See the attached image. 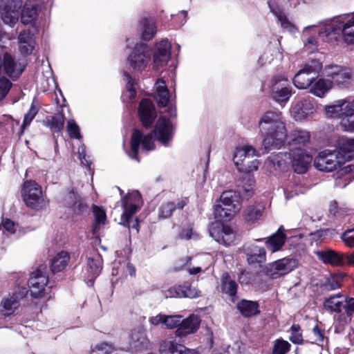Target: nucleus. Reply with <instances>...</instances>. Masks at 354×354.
Segmentation results:
<instances>
[{
    "instance_id": "nucleus-1",
    "label": "nucleus",
    "mask_w": 354,
    "mask_h": 354,
    "mask_svg": "<svg viewBox=\"0 0 354 354\" xmlns=\"http://www.w3.org/2000/svg\"><path fill=\"white\" fill-rule=\"evenodd\" d=\"M259 127L263 136V146L266 151L272 149H279L284 145L287 138V130L281 112H266L259 121Z\"/></svg>"
},
{
    "instance_id": "nucleus-2",
    "label": "nucleus",
    "mask_w": 354,
    "mask_h": 354,
    "mask_svg": "<svg viewBox=\"0 0 354 354\" xmlns=\"http://www.w3.org/2000/svg\"><path fill=\"white\" fill-rule=\"evenodd\" d=\"M62 203L69 212L67 218H71L72 221H78L89 212L86 198L75 187H69L66 189Z\"/></svg>"
},
{
    "instance_id": "nucleus-3",
    "label": "nucleus",
    "mask_w": 354,
    "mask_h": 354,
    "mask_svg": "<svg viewBox=\"0 0 354 354\" xmlns=\"http://www.w3.org/2000/svg\"><path fill=\"white\" fill-rule=\"evenodd\" d=\"M259 156V152L251 145H244L236 148L233 161L240 173L250 175L257 171L259 166V161L252 159Z\"/></svg>"
},
{
    "instance_id": "nucleus-4",
    "label": "nucleus",
    "mask_w": 354,
    "mask_h": 354,
    "mask_svg": "<svg viewBox=\"0 0 354 354\" xmlns=\"http://www.w3.org/2000/svg\"><path fill=\"white\" fill-rule=\"evenodd\" d=\"M322 68V64L317 60H312L306 64L293 78V84L299 89L310 87L317 79L318 74Z\"/></svg>"
},
{
    "instance_id": "nucleus-5",
    "label": "nucleus",
    "mask_w": 354,
    "mask_h": 354,
    "mask_svg": "<svg viewBox=\"0 0 354 354\" xmlns=\"http://www.w3.org/2000/svg\"><path fill=\"white\" fill-rule=\"evenodd\" d=\"M130 146L131 149L128 153L129 156L130 158L140 162L138 153L140 147L141 151L146 153L153 150L156 147L154 140H153V134H144L139 129H133L131 136Z\"/></svg>"
},
{
    "instance_id": "nucleus-6",
    "label": "nucleus",
    "mask_w": 354,
    "mask_h": 354,
    "mask_svg": "<svg viewBox=\"0 0 354 354\" xmlns=\"http://www.w3.org/2000/svg\"><path fill=\"white\" fill-rule=\"evenodd\" d=\"M343 158L335 150L326 149L318 153L314 160L315 167L319 171L331 172L343 163Z\"/></svg>"
},
{
    "instance_id": "nucleus-7",
    "label": "nucleus",
    "mask_w": 354,
    "mask_h": 354,
    "mask_svg": "<svg viewBox=\"0 0 354 354\" xmlns=\"http://www.w3.org/2000/svg\"><path fill=\"white\" fill-rule=\"evenodd\" d=\"M26 64L16 61L9 53L0 54V76H7L12 81L17 80L22 74Z\"/></svg>"
},
{
    "instance_id": "nucleus-8",
    "label": "nucleus",
    "mask_w": 354,
    "mask_h": 354,
    "mask_svg": "<svg viewBox=\"0 0 354 354\" xmlns=\"http://www.w3.org/2000/svg\"><path fill=\"white\" fill-rule=\"evenodd\" d=\"M299 266V261L294 257H285L268 263L264 268L266 274L272 279L285 275Z\"/></svg>"
},
{
    "instance_id": "nucleus-9",
    "label": "nucleus",
    "mask_w": 354,
    "mask_h": 354,
    "mask_svg": "<svg viewBox=\"0 0 354 354\" xmlns=\"http://www.w3.org/2000/svg\"><path fill=\"white\" fill-rule=\"evenodd\" d=\"M42 266L32 272L28 279V287L32 297L39 299L44 296L46 287L48 283V276L44 271Z\"/></svg>"
},
{
    "instance_id": "nucleus-10",
    "label": "nucleus",
    "mask_w": 354,
    "mask_h": 354,
    "mask_svg": "<svg viewBox=\"0 0 354 354\" xmlns=\"http://www.w3.org/2000/svg\"><path fill=\"white\" fill-rule=\"evenodd\" d=\"M317 258L325 264L342 266L349 264L354 266V252L351 254L337 252L332 249L326 248L315 252Z\"/></svg>"
},
{
    "instance_id": "nucleus-11",
    "label": "nucleus",
    "mask_w": 354,
    "mask_h": 354,
    "mask_svg": "<svg viewBox=\"0 0 354 354\" xmlns=\"http://www.w3.org/2000/svg\"><path fill=\"white\" fill-rule=\"evenodd\" d=\"M150 53L148 46L145 44H137L128 57V62L135 71L144 70L148 64Z\"/></svg>"
},
{
    "instance_id": "nucleus-12",
    "label": "nucleus",
    "mask_w": 354,
    "mask_h": 354,
    "mask_svg": "<svg viewBox=\"0 0 354 354\" xmlns=\"http://www.w3.org/2000/svg\"><path fill=\"white\" fill-rule=\"evenodd\" d=\"M22 6L21 0H1V19L10 26H13L19 19V10Z\"/></svg>"
},
{
    "instance_id": "nucleus-13",
    "label": "nucleus",
    "mask_w": 354,
    "mask_h": 354,
    "mask_svg": "<svg viewBox=\"0 0 354 354\" xmlns=\"http://www.w3.org/2000/svg\"><path fill=\"white\" fill-rule=\"evenodd\" d=\"M290 155L293 171L300 175L306 174L310 167L313 156L301 148L292 149Z\"/></svg>"
},
{
    "instance_id": "nucleus-14",
    "label": "nucleus",
    "mask_w": 354,
    "mask_h": 354,
    "mask_svg": "<svg viewBox=\"0 0 354 354\" xmlns=\"http://www.w3.org/2000/svg\"><path fill=\"white\" fill-rule=\"evenodd\" d=\"M41 195V187L35 180L30 178L24 182L21 189V196L28 207L32 209L36 208Z\"/></svg>"
},
{
    "instance_id": "nucleus-15",
    "label": "nucleus",
    "mask_w": 354,
    "mask_h": 354,
    "mask_svg": "<svg viewBox=\"0 0 354 354\" xmlns=\"http://www.w3.org/2000/svg\"><path fill=\"white\" fill-rule=\"evenodd\" d=\"M209 235L218 243L230 245L235 241V233L227 225L212 223L209 228Z\"/></svg>"
},
{
    "instance_id": "nucleus-16",
    "label": "nucleus",
    "mask_w": 354,
    "mask_h": 354,
    "mask_svg": "<svg viewBox=\"0 0 354 354\" xmlns=\"http://www.w3.org/2000/svg\"><path fill=\"white\" fill-rule=\"evenodd\" d=\"M243 250L250 266L255 268L263 267L266 261V251L263 247L248 244L243 246Z\"/></svg>"
},
{
    "instance_id": "nucleus-17",
    "label": "nucleus",
    "mask_w": 354,
    "mask_h": 354,
    "mask_svg": "<svg viewBox=\"0 0 354 354\" xmlns=\"http://www.w3.org/2000/svg\"><path fill=\"white\" fill-rule=\"evenodd\" d=\"M102 269V259L97 254L95 257H88L85 271L83 272L82 277L88 286H93L96 278L100 275Z\"/></svg>"
},
{
    "instance_id": "nucleus-18",
    "label": "nucleus",
    "mask_w": 354,
    "mask_h": 354,
    "mask_svg": "<svg viewBox=\"0 0 354 354\" xmlns=\"http://www.w3.org/2000/svg\"><path fill=\"white\" fill-rule=\"evenodd\" d=\"M315 110L313 100L303 98L292 106L290 115L295 120L301 121L308 118Z\"/></svg>"
},
{
    "instance_id": "nucleus-19",
    "label": "nucleus",
    "mask_w": 354,
    "mask_h": 354,
    "mask_svg": "<svg viewBox=\"0 0 354 354\" xmlns=\"http://www.w3.org/2000/svg\"><path fill=\"white\" fill-rule=\"evenodd\" d=\"M324 73L337 85L347 84L352 77V71L350 68L338 65L326 66L324 68Z\"/></svg>"
},
{
    "instance_id": "nucleus-20",
    "label": "nucleus",
    "mask_w": 354,
    "mask_h": 354,
    "mask_svg": "<svg viewBox=\"0 0 354 354\" xmlns=\"http://www.w3.org/2000/svg\"><path fill=\"white\" fill-rule=\"evenodd\" d=\"M200 291L193 288L189 283L172 286L163 292L165 298H198Z\"/></svg>"
},
{
    "instance_id": "nucleus-21",
    "label": "nucleus",
    "mask_w": 354,
    "mask_h": 354,
    "mask_svg": "<svg viewBox=\"0 0 354 354\" xmlns=\"http://www.w3.org/2000/svg\"><path fill=\"white\" fill-rule=\"evenodd\" d=\"M308 178H286L283 192L286 200L299 194H304L310 187L307 185Z\"/></svg>"
},
{
    "instance_id": "nucleus-22",
    "label": "nucleus",
    "mask_w": 354,
    "mask_h": 354,
    "mask_svg": "<svg viewBox=\"0 0 354 354\" xmlns=\"http://www.w3.org/2000/svg\"><path fill=\"white\" fill-rule=\"evenodd\" d=\"M153 134L158 141L166 145L173 136V127L170 121L164 117L159 118Z\"/></svg>"
},
{
    "instance_id": "nucleus-23",
    "label": "nucleus",
    "mask_w": 354,
    "mask_h": 354,
    "mask_svg": "<svg viewBox=\"0 0 354 354\" xmlns=\"http://www.w3.org/2000/svg\"><path fill=\"white\" fill-rule=\"evenodd\" d=\"M171 57V44L167 39L156 44L153 55L154 67L159 68L165 66Z\"/></svg>"
},
{
    "instance_id": "nucleus-24",
    "label": "nucleus",
    "mask_w": 354,
    "mask_h": 354,
    "mask_svg": "<svg viewBox=\"0 0 354 354\" xmlns=\"http://www.w3.org/2000/svg\"><path fill=\"white\" fill-rule=\"evenodd\" d=\"M272 97L278 102L288 100L291 95V88L286 79L277 77L272 80Z\"/></svg>"
},
{
    "instance_id": "nucleus-25",
    "label": "nucleus",
    "mask_w": 354,
    "mask_h": 354,
    "mask_svg": "<svg viewBox=\"0 0 354 354\" xmlns=\"http://www.w3.org/2000/svg\"><path fill=\"white\" fill-rule=\"evenodd\" d=\"M200 324V318L194 314L190 315L185 319L182 317L180 325L175 331L176 336L182 338L188 335L194 334L199 328Z\"/></svg>"
},
{
    "instance_id": "nucleus-26",
    "label": "nucleus",
    "mask_w": 354,
    "mask_h": 354,
    "mask_svg": "<svg viewBox=\"0 0 354 354\" xmlns=\"http://www.w3.org/2000/svg\"><path fill=\"white\" fill-rule=\"evenodd\" d=\"M149 346V340L142 328L131 330L129 348L131 353L147 349Z\"/></svg>"
},
{
    "instance_id": "nucleus-27",
    "label": "nucleus",
    "mask_w": 354,
    "mask_h": 354,
    "mask_svg": "<svg viewBox=\"0 0 354 354\" xmlns=\"http://www.w3.org/2000/svg\"><path fill=\"white\" fill-rule=\"evenodd\" d=\"M138 115L142 125L149 127L156 118V112L152 102L148 100H142L139 106Z\"/></svg>"
},
{
    "instance_id": "nucleus-28",
    "label": "nucleus",
    "mask_w": 354,
    "mask_h": 354,
    "mask_svg": "<svg viewBox=\"0 0 354 354\" xmlns=\"http://www.w3.org/2000/svg\"><path fill=\"white\" fill-rule=\"evenodd\" d=\"M19 50L24 55L32 53L35 48V34L28 28L19 32L18 37Z\"/></svg>"
},
{
    "instance_id": "nucleus-29",
    "label": "nucleus",
    "mask_w": 354,
    "mask_h": 354,
    "mask_svg": "<svg viewBox=\"0 0 354 354\" xmlns=\"http://www.w3.org/2000/svg\"><path fill=\"white\" fill-rule=\"evenodd\" d=\"M290 159V153L279 152L272 154L268 158V164L276 171L275 175H279L288 170L289 165L288 160Z\"/></svg>"
},
{
    "instance_id": "nucleus-30",
    "label": "nucleus",
    "mask_w": 354,
    "mask_h": 354,
    "mask_svg": "<svg viewBox=\"0 0 354 354\" xmlns=\"http://www.w3.org/2000/svg\"><path fill=\"white\" fill-rule=\"evenodd\" d=\"M160 354H200L198 351L189 348L176 341L164 342L160 347Z\"/></svg>"
},
{
    "instance_id": "nucleus-31",
    "label": "nucleus",
    "mask_w": 354,
    "mask_h": 354,
    "mask_svg": "<svg viewBox=\"0 0 354 354\" xmlns=\"http://www.w3.org/2000/svg\"><path fill=\"white\" fill-rule=\"evenodd\" d=\"M338 21L342 39L348 44H354V15L347 16Z\"/></svg>"
},
{
    "instance_id": "nucleus-32",
    "label": "nucleus",
    "mask_w": 354,
    "mask_h": 354,
    "mask_svg": "<svg viewBox=\"0 0 354 354\" xmlns=\"http://www.w3.org/2000/svg\"><path fill=\"white\" fill-rule=\"evenodd\" d=\"M255 178H238L236 193L242 201H248L254 194Z\"/></svg>"
},
{
    "instance_id": "nucleus-33",
    "label": "nucleus",
    "mask_w": 354,
    "mask_h": 354,
    "mask_svg": "<svg viewBox=\"0 0 354 354\" xmlns=\"http://www.w3.org/2000/svg\"><path fill=\"white\" fill-rule=\"evenodd\" d=\"M236 309L244 318H250L260 314L257 301L241 299L236 304Z\"/></svg>"
},
{
    "instance_id": "nucleus-34",
    "label": "nucleus",
    "mask_w": 354,
    "mask_h": 354,
    "mask_svg": "<svg viewBox=\"0 0 354 354\" xmlns=\"http://www.w3.org/2000/svg\"><path fill=\"white\" fill-rule=\"evenodd\" d=\"M220 288L221 292L230 297L232 302L234 303L237 300L239 285L228 273L222 276Z\"/></svg>"
},
{
    "instance_id": "nucleus-35",
    "label": "nucleus",
    "mask_w": 354,
    "mask_h": 354,
    "mask_svg": "<svg viewBox=\"0 0 354 354\" xmlns=\"http://www.w3.org/2000/svg\"><path fill=\"white\" fill-rule=\"evenodd\" d=\"M310 133L301 128H296L287 133L286 140L290 145L306 146L310 142Z\"/></svg>"
},
{
    "instance_id": "nucleus-36",
    "label": "nucleus",
    "mask_w": 354,
    "mask_h": 354,
    "mask_svg": "<svg viewBox=\"0 0 354 354\" xmlns=\"http://www.w3.org/2000/svg\"><path fill=\"white\" fill-rule=\"evenodd\" d=\"M286 238L285 230L283 226H281L275 233L267 239L266 245L268 250H270L272 252H277L280 250L285 244Z\"/></svg>"
},
{
    "instance_id": "nucleus-37",
    "label": "nucleus",
    "mask_w": 354,
    "mask_h": 354,
    "mask_svg": "<svg viewBox=\"0 0 354 354\" xmlns=\"http://www.w3.org/2000/svg\"><path fill=\"white\" fill-rule=\"evenodd\" d=\"M39 12V3L37 0H28L21 11V22L25 25L31 24Z\"/></svg>"
},
{
    "instance_id": "nucleus-38",
    "label": "nucleus",
    "mask_w": 354,
    "mask_h": 354,
    "mask_svg": "<svg viewBox=\"0 0 354 354\" xmlns=\"http://www.w3.org/2000/svg\"><path fill=\"white\" fill-rule=\"evenodd\" d=\"M238 211H234L230 207L224 206L222 203L216 204L214 206V216L216 219L214 223L224 224L223 223L230 221L235 213Z\"/></svg>"
},
{
    "instance_id": "nucleus-39",
    "label": "nucleus",
    "mask_w": 354,
    "mask_h": 354,
    "mask_svg": "<svg viewBox=\"0 0 354 354\" xmlns=\"http://www.w3.org/2000/svg\"><path fill=\"white\" fill-rule=\"evenodd\" d=\"M351 104V102L344 100H339L334 102L331 105L325 107L326 115L328 118H340L344 115V112L348 109V105Z\"/></svg>"
},
{
    "instance_id": "nucleus-40",
    "label": "nucleus",
    "mask_w": 354,
    "mask_h": 354,
    "mask_svg": "<svg viewBox=\"0 0 354 354\" xmlns=\"http://www.w3.org/2000/svg\"><path fill=\"white\" fill-rule=\"evenodd\" d=\"M343 158V162L354 157V139L342 137L338 140V148L335 150Z\"/></svg>"
},
{
    "instance_id": "nucleus-41",
    "label": "nucleus",
    "mask_w": 354,
    "mask_h": 354,
    "mask_svg": "<svg viewBox=\"0 0 354 354\" xmlns=\"http://www.w3.org/2000/svg\"><path fill=\"white\" fill-rule=\"evenodd\" d=\"M20 306V301L17 295H9L3 297L0 303V313L4 317L13 315Z\"/></svg>"
},
{
    "instance_id": "nucleus-42",
    "label": "nucleus",
    "mask_w": 354,
    "mask_h": 354,
    "mask_svg": "<svg viewBox=\"0 0 354 354\" xmlns=\"http://www.w3.org/2000/svg\"><path fill=\"white\" fill-rule=\"evenodd\" d=\"M220 203L224 206L233 208L234 211H239L241 209V200L236 189L223 192L221 196Z\"/></svg>"
},
{
    "instance_id": "nucleus-43",
    "label": "nucleus",
    "mask_w": 354,
    "mask_h": 354,
    "mask_svg": "<svg viewBox=\"0 0 354 354\" xmlns=\"http://www.w3.org/2000/svg\"><path fill=\"white\" fill-rule=\"evenodd\" d=\"M264 206L261 203H255L248 206L244 210L243 218L248 224H254L262 216Z\"/></svg>"
},
{
    "instance_id": "nucleus-44",
    "label": "nucleus",
    "mask_w": 354,
    "mask_h": 354,
    "mask_svg": "<svg viewBox=\"0 0 354 354\" xmlns=\"http://www.w3.org/2000/svg\"><path fill=\"white\" fill-rule=\"evenodd\" d=\"M339 23L337 20L325 27L324 31L319 32V36L326 42L333 43L342 38L341 30H339Z\"/></svg>"
},
{
    "instance_id": "nucleus-45",
    "label": "nucleus",
    "mask_w": 354,
    "mask_h": 354,
    "mask_svg": "<svg viewBox=\"0 0 354 354\" xmlns=\"http://www.w3.org/2000/svg\"><path fill=\"white\" fill-rule=\"evenodd\" d=\"M140 30L142 39L149 41L156 33L155 22L151 19L144 18L140 20Z\"/></svg>"
},
{
    "instance_id": "nucleus-46",
    "label": "nucleus",
    "mask_w": 354,
    "mask_h": 354,
    "mask_svg": "<svg viewBox=\"0 0 354 354\" xmlns=\"http://www.w3.org/2000/svg\"><path fill=\"white\" fill-rule=\"evenodd\" d=\"M187 205L185 200H181L176 203L174 202H169L162 205L158 208V216L162 218H168L171 217L176 209H183Z\"/></svg>"
},
{
    "instance_id": "nucleus-47",
    "label": "nucleus",
    "mask_w": 354,
    "mask_h": 354,
    "mask_svg": "<svg viewBox=\"0 0 354 354\" xmlns=\"http://www.w3.org/2000/svg\"><path fill=\"white\" fill-rule=\"evenodd\" d=\"M332 88V82L326 79H318L312 84L310 92L319 97H322Z\"/></svg>"
},
{
    "instance_id": "nucleus-48",
    "label": "nucleus",
    "mask_w": 354,
    "mask_h": 354,
    "mask_svg": "<svg viewBox=\"0 0 354 354\" xmlns=\"http://www.w3.org/2000/svg\"><path fill=\"white\" fill-rule=\"evenodd\" d=\"M344 277L343 274L335 275L330 274L326 277L325 281L322 283L320 288L323 292H326L340 288L342 285V279Z\"/></svg>"
},
{
    "instance_id": "nucleus-49",
    "label": "nucleus",
    "mask_w": 354,
    "mask_h": 354,
    "mask_svg": "<svg viewBox=\"0 0 354 354\" xmlns=\"http://www.w3.org/2000/svg\"><path fill=\"white\" fill-rule=\"evenodd\" d=\"M348 109L339 122V125L344 131H354V100L348 105Z\"/></svg>"
},
{
    "instance_id": "nucleus-50",
    "label": "nucleus",
    "mask_w": 354,
    "mask_h": 354,
    "mask_svg": "<svg viewBox=\"0 0 354 354\" xmlns=\"http://www.w3.org/2000/svg\"><path fill=\"white\" fill-rule=\"evenodd\" d=\"M122 208L124 212L121 215L120 222L119 224L122 225H127L128 221L131 220L133 215L137 213L139 209V207L135 203L125 201L122 202Z\"/></svg>"
},
{
    "instance_id": "nucleus-51",
    "label": "nucleus",
    "mask_w": 354,
    "mask_h": 354,
    "mask_svg": "<svg viewBox=\"0 0 354 354\" xmlns=\"http://www.w3.org/2000/svg\"><path fill=\"white\" fill-rule=\"evenodd\" d=\"M70 259L68 254L66 252H59L52 260L50 270L53 273H57L64 270Z\"/></svg>"
},
{
    "instance_id": "nucleus-52",
    "label": "nucleus",
    "mask_w": 354,
    "mask_h": 354,
    "mask_svg": "<svg viewBox=\"0 0 354 354\" xmlns=\"http://www.w3.org/2000/svg\"><path fill=\"white\" fill-rule=\"evenodd\" d=\"M156 100L161 106H166L169 100V93L163 80L156 82Z\"/></svg>"
},
{
    "instance_id": "nucleus-53",
    "label": "nucleus",
    "mask_w": 354,
    "mask_h": 354,
    "mask_svg": "<svg viewBox=\"0 0 354 354\" xmlns=\"http://www.w3.org/2000/svg\"><path fill=\"white\" fill-rule=\"evenodd\" d=\"M315 27V26H307L304 29L302 32V37L304 41V47L310 53L314 52L317 47V39L314 36L310 35V30L314 29Z\"/></svg>"
},
{
    "instance_id": "nucleus-54",
    "label": "nucleus",
    "mask_w": 354,
    "mask_h": 354,
    "mask_svg": "<svg viewBox=\"0 0 354 354\" xmlns=\"http://www.w3.org/2000/svg\"><path fill=\"white\" fill-rule=\"evenodd\" d=\"M64 115L62 112L55 113L50 120L46 122V126L54 133H59L64 124Z\"/></svg>"
},
{
    "instance_id": "nucleus-55",
    "label": "nucleus",
    "mask_w": 354,
    "mask_h": 354,
    "mask_svg": "<svg viewBox=\"0 0 354 354\" xmlns=\"http://www.w3.org/2000/svg\"><path fill=\"white\" fill-rule=\"evenodd\" d=\"M268 6L272 12L274 13V15L278 18V20L280 21L281 25L283 28L288 29L291 30L292 28V26L291 23L287 19L286 17L278 9L277 6L274 5V2L272 0L268 1Z\"/></svg>"
},
{
    "instance_id": "nucleus-56",
    "label": "nucleus",
    "mask_w": 354,
    "mask_h": 354,
    "mask_svg": "<svg viewBox=\"0 0 354 354\" xmlns=\"http://www.w3.org/2000/svg\"><path fill=\"white\" fill-rule=\"evenodd\" d=\"M291 344L282 338L277 339L274 344L272 354H286L290 349Z\"/></svg>"
},
{
    "instance_id": "nucleus-57",
    "label": "nucleus",
    "mask_w": 354,
    "mask_h": 354,
    "mask_svg": "<svg viewBox=\"0 0 354 354\" xmlns=\"http://www.w3.org/2000/svg\"><path fill=\"white\" fill-rule=\"evenodd\" d=\"M290 330L292 333L289 337V340L295 344H303L304 339L300 325L293 324L290 327Z\"/></svg>"
},
{
    "instance_id": "nucleus-58",
    "label": "nucleus",
    "mask_w": 354,
    "mask_h": 354,
    "mask_svg": "<svg viewBox=\"0 0 354 354\" xmlns=\"http://www.w3.org/2000/svg\"><path fill=\"white\" fill-rule=\"evenodd\" d=\"M344 302L333 300V297H327L324 299V306L331 312L340 313L344 309Z\"/></svg>"
},
{
    "instance_id": "nucleus-59",
    "label": "nucleus",
    "mask_w": 354,
    "mask_h": 354,
    "mask_svg": "<svg viewBox=\"0 0 354 354\" xmlns=\"http://www.w3.org/2000/svg\"><path fill=\"white\" fill-rule=\"evenodd\" d=\"M182 316L165 315L164 326L169 329L178 328L180 325Z\"/></svg>"
},
{
    "instance_id": "nucleus-60",
    "label": "nucleus",
    "mask_w": 354,
    "mask_h": 354,
    "mask_svg": "<svg viewBox=\"0 0 354 354\" xmlns=\"http://www.w3.org/2000/svg\"><path fill=\"white\" fill-rule=\"evenodd\" d=\"M95 225H104L106 220V212L102 207L93 205Z\"/></svg>"
},
{
    "instance_id": "nucleus-61",
    "label": "nucleus",
    "mask_w": 354,
    "mask_h": 354,
    "mask_svg": "<svg viewBox=\"0 0 354 354\" xmlns=\"http://www.w3.org/2000/svg\"><path fill=\"white\" fill-rule=\"evenodd\" d=\"M12 82L5 76H0V100H3L12 88Z\"/></svg>"
},
{
    "instance_id": "nucleus-62",
    "label": "nucleus",
    "mask_w": 354,
    "mask_h": 354,
    "mask_svg": "<svg viewBox=\"0 0 354 354\" xmlns=\"http://www.w3.org/2000/svg\"><path fill=\"white\" fill-rule=\"evenodd\" d=\"M67 131L71 138H80V128L74 120L71 119L67 122Z\"/></svg>"
},
{
    "instance_id": "nucleus-63",
    "label": "nucleus",
    "mask_w": 354,
    "mask_h": 354,
    "mask_svg": "<svg viewBox=\"0 0 354 354\" xmlns=\"http://www.w3.org/2000/svg\"><path fill=\"white\" fill-rule=\"evenodd\" d=\"M341 239L350 248L354 247V227L348 229L341 235Z\"/></svg>"
},
{
    "instance_id": "nucleus-64",
    "label": "nucleus",
    "mask_w": 354,
    "mask_h": 354,
    "mask_svg": "<svg viewBox=\"0 0 354 354\" xmlns=\"http://www.w3.org/2000/svg\"><path fill=\"white\" fill-rule=\"evenodd\" d=\"M344 310L346 314V317L351 320L354 314V298L346 297L344 300Z\"/></svg>"
}]
</instances>
